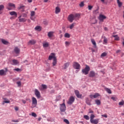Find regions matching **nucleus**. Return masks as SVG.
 Wrapping results in <instances>:
<instances>
[{"mask_svg":"<svg viewBox=\"0 0 124 124\" xmlns=\"http://www.w3.org/2000/svg\"><path fill=\"white\" fill-rule=\"evenodd\" d=\"M60 114L62 116L66 114L65 112L66 110V107L65 106V104L63 103L62 104H60Z\"/></svg>","mask_w":124,"mask_h":124,"instance_id":"f257e3e1","label":"nucleus"},{"mask_svg":"<svg viewBox=\"0 0 124 124\" xmlns=\"http://www.w3.org/2000/svg\"><path fill=\"white\" fill-rule=\"evenodd\" d=\"M90 70H91L90 66H89V65H86L85 68L82 70V72L85 75H88V74H89V71H90Z\"/></svg>","mask_w":124,"mask_h":124,"instance_id":"f03ea898","label":"nucleus"},{"mask_svg":"<svg viewBox=\"0 0 124 124\" xmlns=\"http://www.w3.org/2000/svg\"><path fill=\"white\" fill-rule=\"evenodd\" d=\"M75 18V16L73 14H70L68 16V20L70 23H72L73 21H74V19Z\"/></svg>","mask_w":124,"mask_h":124,"instance_id":"7ed1b4c3","label":"nucleus"},{"mask_svg":"<svg viewBox=\"0 0 124 124\" xmlns=\"http://www.w3.org/2000/svg\"><path fill=\"white\" fill-rule=\"evenodd\" d=\"M31 17L30 19L32 20V21H35V18H36L35 17V12L34 11H31Z\"/></svg>","mask_w":124,"mask_h":124,"instance_id":"20e7f679","label":"nucleus"},{"mask_svg":"<svg viewBox=\"0 0 124 124\" xmlns=\"http://www.w3.org/2000/svg\"><path fill=\"white\" fill-rule=\"evenodd\" d=\"M32 104L34 107H36V105H37V100L34 97H32Z\"/></svg>","mask_w":124,"mask_h":124,"instance_id":"39448f33","label":"nucleus"},{"mask_svg":"<svg viewBox=\"0 0 124 124\" xmlns=\"http://www.w3.org/2000/svg\"><path fill=\"white\" fill-rule=\"evenodd\" d=\"M34 93L37 98H40V97H41V94H40V92L39 91H38V90L35 89Z\"/></svg>","mask_w":124,"mask_h":124,"instance_id":"423d86ee","label":"nucleus"},{"mask_svg":"<svg viewBox=\"0 0 124 124\" xmlns=\"http://www.w3.org/2000/svg\"><path fill=\"white\" fill-rule=\"evenodd\" d=\"M75 100V98H74V97L72 96L70 97L67 103H68V104L71 105V104H72V103H73V102H74Z\"/></svg>","mask_w":124,"mask_h":124,"instance_id":"0eeeda50","label":"nucleus"},{"mask_svg":"<svg viewBox=\"0 0 124 124\" xmlns=\"http://www.w3.org/2000/svg\"><path fill=\"white\" fill-rule=\"evenodd\" d=\"M52 59H53V60H55V59H57L55 54L54 53H51L48 57L49 61H52Z\"/></svg>","mask_w":124,"mask_h":124,"instance_id":"6e6552de","label":"nucleus"},{"mask_svg":"<svg viewBox=\"0 0 124 124\" xmlns=\"http://www.w3.org/2000/svg\"><path fill=\"white\" fill-rule=\"evenodd\" d=\"M73 66L75 69H80V64L77 62L74 63Z\"/></svg>","mask_w":124,"mask_h":124,"instance_id":"1a4fd4ad","label":"nucleus"},{"mask_svg":"<svg viewBox=\"0 0 124 124\" xmlns=\"http://www.w3.org/2000/svg\"><path fill=\"white\" fill-rule=\"evenodd\" d=\"M17 9L22 12H24L25 11V6L20 4L19 5V6L17 7Z\"/></svg>","mask_w":124,"mask_h":124,"instance_id":"9d476101","label":"nucleus"},{"mask_svg":"<svg viewBox=\"0 0 124 124\" xmlns=\"http://www.w3.org/2000/svg\"><path fill=\"white\" fill-rule=\"evenodd\" d=\"M75 93L77 97H78V98H81V97H82V95L80 94V93H79V91L78 90H75Z\"/></svg>","mask_w":124,"mask_h":124,"instance_id":"9b49d317","label":"nucleus"},{"mask_svg":"<svg viewBox=\"0 0 124 124\" xmlns=\"http://www.w3.org/2000/svg\"><path fill=\"white\" fill-rule=\"evenodd\" d=\"M104 19H106V16L103 15H100L99 17V19L101 22H103Z\"/></svg>","mask_w":124,"mask_h":124,"instance_id":"f8f14e48","label":"nucleus"},{"mask_svg":"<svg viewBox=\"0 0 124 124\" xmlns=\"http://www.w3.org/2000/svg\"><path fill=\"white\" fill-rule=\"evenodd\" d=\"M14 52L16 54H20V48H18L17 46L15 47Z\"/></svg>","mask_w":124,"mask_h":124,"instance_id":"ddd939ff","label":"nucleus"},{"mask_svg":"<svg viewBox=\"0 0 124 124\" xmlns=\"http://www.w3.org/2000/svg\"><path fill=\"white\" fill-rule=\"evenodd\" d=\"M36 43V41H35L34 40H30L28 42V45H33V44H35Z\"/></svg>","mask_w":124,"mask_h":124,"instance_id":"4468645a","label":"nucleus"},{"mask_svg":"<svg viewBox=\"0 0 124 124\" xmlns=\"http://www.w3.org/2000/svg\"><path fill=\"white\" fill-rule=\"evenodd\" d=\"M0 75L1 76H3L4 75H6V71L5 72L4 70L2 69L0 70Z\"/></svg>","mask_w":124,"mask_h":124,"instance_id":"2eb2a0df","label":"nucleus"},{"mask_svg":"<svg viewBox=\"0 0 124 124\" xmlns=\"http://www.w3.org/2000/svg\"><path fill=\"white\" fill-rule=\"evenodd\" d=\"M90 122L91 124H98V120L97 119H95V120H90Z\"/></svg>","mask_w":124,"mask_h":124,"instance_id":"dca6fc26","label":"nucleus"},{"mask_svg":"<svg viewBox=\"0 0 124 124\" xmlns=\"http://www.w3.org/2000/svg\"><path fill=\"white\" fill-rule=\"evenodd\" d=\"M95 76V73L93 71L90 72L89 74V77H94Z\"/></svg>","mask_w":124,"mask_h":124,"instance_id":"f3484780","label":"nucleus"},{"mask_svg":"<svg viewBox=\"0 0 124 124\" xmlns=\"http://www.w3.org/2000/svg\"><path fill=\"white\" fill-rule=\"evenodd\" d=\"M12 62L14 65H17V64H19V61L17 60L14 59Z\"/></svg>","mask_w":124,"mask_h":124,"instance_id":"a211bd4d","label":"nucleus"},{"mask_svg":"<svg viewBox=\"0 0 124 124\" xmlns=\"http://www.w3.org/2000/svg\"><path fill=\"white\" fill-rule=\"evenodd\" d=\"M61 12V8L59 7H56L55 8V13L56 14H59Z\"/></svg>","mask_w":124,"mask_h":124,"instance_id":"6ab92c4d","label":"nucleus"},{"mask_svg":"<svg viewBox=\"0 0 124 124\" xmlns=\"http://www.w3.org/2000/svg\"><path fill=\"white\" fill-rule=\"evenodd\" d=\"M3 99L4 100H6V101H3V103H2L3 105H4V103H10V101L7 100V99L6 98H3Z\"/></svg>","mask_w":124,"mask_h":124,"instance_id":"aec40b11","label":"nucleus"},{"mask_svg":"<svg viewBox=\"0 0 124 124\" xmlns=\"http://www.w3.org/2000/svg\"><path fill=\"white\" fill-rule=\"evenodd\" d=\"M10 14L12 16H16V17H17V13H16V12L15 11H12V12H10Z\"/></svg>","mask_w":124,"mask_h":124,"instance_id":"412c9836","label":"nucleus"},{"mask_svg":"<svg viewBox=\"0 0 124 124\" xmlns=\"http://www.w3.org/2000/svg\"><path fill=\"white\" fill-rule=\"evenodd\" d=\"M43 46L44 48H47L49 46V43L48 42H44L43 43Z\"/></svg>","mask_w":124,"mask_h":124,"instance_id":"4be33fe9","label":"nucleus"},{"mask_svg":"<svg viewBox=\"0 0 124 124\" xmlns=\"http://www.w3.org/2000/svg\"><path fill=\"white\" fill-rule=\"evenodd\" d=\"M68 66H69V62L64 63L63 65V69H66Z\"/></svg>","mask_w":124,"mask_h":124,"instance_id":"5701e85b","label":"nucleus"},{"mask_svg":"<svg viewBox=\"0 0 124 124\" xmlns=\"http://www.w3.org/2000/svg\"><path fill=\"white\" fill-rule=\"evenodd\" d=\"M112 37H115L114 40H116V41L120 40V37L118 36V35H112Z\"/></svg>","mask_w":124,"mask_h":124,"instance_id":"b1692460","label":"nucleus"},{"mask_svg":"<svg viewBox=\"0 0 124 124\" xmlns=\"http://www.w3.org/2000/svg\"><path fill=\"white\" fill-rule=\"evenodd\" d=\"M2 43L3 44H4L5 45H7L8 44V42L7 41H6L5 40L2 39H1Z\"/></svg>","mask_w":124,"mask_h":124,"instance_id":"393cba45","label":"nucleus"},{"mask_svg":"<svg viewBox=\"0 0 124 124\" xmlns=\"http://www.w3.org/2000/svg\"><path fill=\"white\" fill-rule=\"evenodd\" d=\"M56 64H57V58H54V59H53V61L52 62V65L53 66H56Z\"/></svg>","mask_w":124,"mask_h":124,"instance_id":"a878e982","label":"nucleus"},{"mask_svg":"<svg viewBox=\"0 0 124 124\" xmlns=\"http://www.w3.org/2000/svg\"><path fill=\"white\" fill-rule=\"evenodd\" d=\"M95 103H96V105L98 106L101 104V102L100 101V100L96 99L95 100Z\"/></svg>","mask_w":124,"mask_h":124,"instance_id":"bb28decb","label":"nucleus"},{"mask_svg":"<svg viewBox=\"0 0 124 124\" xmlns=\"http://www.w3.org/2000/svg\"><path fill=\"white\" fill-rule=\"evenodd\" d=\"M53 33H54V32H52V31L49 32L47 34L48 37H49V38H51V37L53 36Z\"/></svg>","mask_w":124,"mask_h":124,"instance_id":"cd10ccee","label":"nucleus"},{"mask_svg":"<svg viewBox=\"0 0 124 124\" xmlns=\"http://www.w3.org/2000/svg\"><path fill=\"white\" fill-rule=\"evenodd\" d=\"M91 42L92 44L94 45V46H95V47H96V43H95V41H94V39H92Z\"/></svg>","mask_w":124,"mask_h":124,"instance_id":"c85d7f7f","label":"nucleus"},{"mask_svg":"<svg viewBox=\"0 0 124 124\" xmlns=\"http://www.w3.org/2000/svg\"><path fill=\"white\" fill-rule=\"evenodd\" d=\"M8 6L10 7H13V8H15V4L12 3H8Z\"/></svg>","mask_w":124,"mask_h":124,"instance_id":"c756f323","label":"nucleus"},{"mask_svg":"<svg viewBox=\"0 0 124 124\" xmlns=\"http://www.w3.org/2000/svg\"><path fill=\"white\" fill-rule=\"evenodd\" d=\"M27 21V19L25 18H21L19 19V22H26Z\"/></svg>","mask_w":124,"mask_h":124,"instance_id":"7c9ffc66","label":"nucleus"},{"mask_svg":"<svg viewBox=\"0 0 124 124\" xmlns=\"http://www.w3.org/2000/svg\"><path fill=\"white\" fill-rule=\"evenodd\" d=\"M100 94L98 93H95L94 95H93V98H97L98 96H100Z\"/></svg>","mask_w":124,"mask_h":124,"instance_id":"2f4dec72","label":"nucleus"},{"mask_svg":"<svg viewBox=\"0 0 124 124\" xmlns=\"http://www.w3.org/2000/svg\"><path fill=\"white\" fill-rule=\"evenodd\" d=\"M35 30L36 31H41V28L39 26H37L35 28Z\"/></svg>","mask_w":124,"mask_h":124,"instance_id":"473e14b6","label":"nucleus"},{"mask_svg":"<svg viewBox=\"0 0 124 124\" xmlns=\"http://www.w3.org/2000/svg\"><path fill=\"white\" fill-rule=\"evenodd\" d=\"M14 71H16L17 72H22V69L17 68H15L14 69Z\"/></svg>","mask_w":124,"mask_h":124,"instance_id":"72a5a7b5","label":"nucleus"},{"mask_svg":"<svg viewBox=\"0 0 124 124\" xmlns=\"http://www.w3.org/2000/svg\"><path fill=\"white\" fill-rule=\"evenodd\" d=\"M108 41V40L107 39V38H106V37H104V44H107V42Z\"/></svg>","mask_w":124,"mask_h":124,"instance_id":"f704fd0d","label":"nucleus"},{"mask_svg":"<svg viewBox=\"0 0 124 124\" xmlns=\"http://www.w3.org/2000/svg\"><path fill=\"white\" fill-rule=\"evenodd\" d=\"M75 26V23H73L72 24H71L69 26V29L70 30H72V29H73V28H74V26Z\"/></svg>","mask_w":124,"mask_h":124,"instance_id":"c9c22d12","label":"nucleus"},{"mask_svg":"<svg viewBox=\"0 0 124 124\" xmlns=\"http://www.w3.org/2000/svg\"><path fill=\"white\" fill-rule=\"evenodd\" d=\"M117 3L118 4L119 7H121L123 5V3L120 1V0H117Z\"/></svg>","mask_w":124,"mask_h":124,"instance_id":"e433bc0d","label":"nucleus"},{"mask_svg":"<svg viewBox=\"0 0 124 124\" xmlns=\"http://www.w3.org/2000/svg\"><path fill=\"white\" fill-rule=\"evenodd\" d=\"M64 37L69 38V37H70V34L68 33H65L64 34Z\"/></svg>","mask_w":124,"mask_h":124,"instance_id":"4c0bfd02","label":"nucleus"},{"mask_svg":"<svg viewBox=\"0 0 124 124\" xmlns=\"http://www.w3.org/2000/svg\"><path fill=\"white\" fill-rule=\"evenodd\" d=\"M94 118H95V115H94L93 114H92L90 116V121L93 120Z\"/></svg>","mask_w":124,"mask_h":124,"instance_id":"58836bf2","label":"nucleus"},{"mask_svg":"<svg viewBox=\"0 0 124 124\" xmlns=\"http://www.w3.org/2000/svg\"><path fill=\"white\" fill-rule=\"evenodd\" d=\"M106 91L108 93H112L111 90H110L109 88H106Z\"/></svg>","mask_w":124,"mask_h":124,"instance_id":"ea45409f","label":"nucleus"},{"mask_svg":"<svg viewBox=\"0 0 124 124\" xmlns=\"http://www.w3.org/2000/svg\"><path fill=\"white\" fill-rule=\"evenodd\" d=\"M4 9V5L1 4L0 5V11H1Z\"/></svg>","mask_w":124,"mask_h":124,"instance_id":"a19ab883","label":"nucleus"},{"mask_svg":"<svg viewBox=\"0 0 124 124\" xmlns=\"http://www.w3.org/2000/svg\"><path fill=\"white\" fill-rule=\"evenodd\" d=\"M119 106H123V105H124V101L122 100V101L120 102L119 103Z\"/></svg>","mask_w":124,"mask_h":124,"instance_id":"79ce46f5","label":"nucleus"},{"mask_svg":"<svg viewBox=\"0 0 124 124\" xmlns=\"http://www.w3.org/2000/svg\"><path fill=\"white\" fill-rule=\"evenodd\" d=\"M86 102L88 105H91V102H90V100H89V98H86Z\"/></svg>","mask_w":124,"mask_h":124,"instance_id":"37998d69","label":"nucleus"},{"mask_svg":"<svg viewBox=\"0 0 124 124\" xmlns=\"http://www.w3.org/2000/svg\"><path fill=\"white\" fill-rule=\"evenodd\" d=\"M83 118L87 120H90V117H89L88 115H84Z\"/></svg>","mask_w":124,"mask_h":124,"instance_id":"c03bdc74","label":"nucleus"},{"mask_svg":"<svg viewBox=\"0 0 124 124\" xmlns=\"http://www.w3.org/2000/svg\"><path fill=\"white\" fill-rule=\"evenodd\" d=\"M31 116L32 117H34V118H36V117H37V115L34 112H32Z\"/></svg>","mask_w":124,"mask_h":124,"instance_id":"a18cd8bd","label":"nucleus"},{"mask_svg":"<svg viewBox=\"0 0 124 124\" xmlns=\"http://www.w3.org/2000/svg\"><path fill=\"white\" fill-rule=\"evenodd\" d=\"M107 56V53L106 52H103L102 53L101 57H106Z\"/></svg>","mask_w":124,"mask_h":124,"instance_id":"49530a36","label":"nucleus"},{"mask_svg":"<svg viewBox=\"0 0 124 124\" xmlns=\"http://www.w3.org/2000/svg\"><path fill=\"white\" fill-rule=\"evenodd\" d=\"M85 5V4H84V2L82 1L79 4L80 7H83Z\"/></svg>","mask_w":124,"mask_h":124,"instance_id":"de8ad7c7","label":"nucleus"},{"mask_svg":"<svg viewBox=\"0 0 124 124\" xmlns=\"http://www.w3.org/2000/svg\"><path fill=\"white\" fill-rule=\"evenodd\" d=\"M63 122H64V123H65V124H69V121L68 120H67V119H64V120H63Z\"/></svg>","mask_w":124,"mask_h":124,"instance_id":"09e8293b","label":"nucleus"},{"mask_svg":"<svg viewBox=\"0 0 124 124\" xmlns=\"http://www.w3.org/2000/svg\"><path fill=\"white\" fill-rule=\"evenodd\" d=\"M42 87L43 89H47V85H46L42 84Z\"/></svg>","mask_w":124,"mask_h":124,"instance_id":"8fccbe9b","label":"nucleus"},{"mask_svg":"<svg viewBox=\"0 0 124 124\" xmlns=\"http://www.w3.org/2000/svg\"><path fill=\"white\" fill-rule=\"evenodd\" d=\"M75 18H78V17H80V14H76L75 15Z\"/></svg>","mask_w":124,"mask_h":124,"instance_id":"3c124183","label":"nucleus"},{"mask_svg":"<svg viewBox=\"0 0 124 124\" xmlns=\"http://www.w3.org/2000/svg\"><path fill=\"white\" fill-rule=\"evenodd\" d=\"M111 99H112V100H113V101H116V100H117V97H111Z\"/></svg>","mask_w":124,"mask_h":124,"instance_id":"603ef678","label":"nucleus"},{"mask_svg":"<svg viewBox=\"0 0 124 124\" xmlns=\"http://www.w3.org/2000/svg\"><path fill=\"white\" fill-rule=\"evenodd\" d=\"M93 6L88 5V9L89 10H92L93 9Z\"/></svg>","mask_w":124,"mask_h":124,"instance_id":"864d4df0","label":"nucleus"},{"mask_svg":"<svg viewBox=\"0 0 124 124\" xmlns=\"http://www.w3.org/2000/svg\"><path fill=\"white\" fill-rule=\"evenodd\" d=\"M22 17H28V15L27 14H22Z\"/></svg>","mask_w":124,"mask_h":124,"instance_id":"5fc2aeb1","label":"nucleus"},{"mask_svg":"<svg viewBox=\"0 0 124 124\" xmlns=\"http://www.w3.org/2000/svg\"><path fill=\"white\" fill-rule=\"evenodd\" d=\"M16 84L18 85V87H21V81L17 82Z\"/></svg>","mask_w":124,"mask_h":124,"instance_id":"6e6d98bb","label":"nucleus"},{"mask_svg":"<svg viewBox=\"0 0 124 124\" xmlns=\"http://www.w3.org/2000/svg\"><path fill=\"white\" fill-rule=\"evenodd\" d=\"M65 44L66 46H68V45H69V44H70L69 42L66 41L65 43Z\"/></svg>","mask_w":124,"mask_h":124,"instance_id":"4d7b16f0","label":"nucleus"},{"mask_svg":"<svg viewBox=\"0 0 124 124\" xmlns=\"http://www.w3.org/2000/svg\"><path fill=\"white\" fill-rule=\"evenodd\" d=\"M12 122H13V123H19V121L18 120H12Z\"/></svg>","mask_w":124,"mask_h":124,"instance_id":"13d9d810","label":"nucleus"},{"mask_svg":"<svg viewBox=\"0 0 124 124\" xmlns=\"http://www.w3.org/2000/svg\"><path fill=\"white\" fill-rule=\"evenodd\" d=\"M43 24L44 25H48V22H47V21H44Z\"/></svg>","mask_w":124,"mask_h":124,"instance_id":"bf43d9fd","label":"nucleus"},{"mask_svg":"<svg viewBox=\"0 0 124 124\" xmlns=\"http://www.w3.org/2000/svg\"><path fill=\"white\" fill-rule=\"evenodd\" d=\"M92 113H93V110H92V109H89V114H91Z\"/></svg>","mask_w":124,"mask_h":124,"instance_id":"052dcab7","label":"nucleus"},{"mask_svg":"<svg viewBox=\"0 0 124 124\" xmlns=\"http://www.w3.org/2000/svg\"><path fill=\"white\" fill-rule=\"evenodd\" d=\"M15 110L16 111H18V110H19V108H18V107H16L15 108Z\"/></svg>","mask_w":124,"mask_h":124,"instance_id":"680f3d73","label":"nucleus"},{"mask_svg":"<svg viewBox=\"0 0 124 124\" xmlns=\"http://www.w3.org/2000/svg\"><path fill=\"white\" fill-rule=\"evenodd\" d=\"M22 102H23V103L24 104H26V100H22Z\"/></svg>","mask_w":124,"mask_h":124,"instance_id":"e2e57ef3","label":"nucleus"},{"mask_svg":"<svg viewBox=\"0 0 124 124\" xmlns=\"http://www.w3.org/2000/svg\"><path fill=\"white\" fill-rule=\"evenodd\" d=\"M41 120H42V118L41 117H39V118L38 119V122H40V121H41Z\"/></svg>","mask_w":124,"mask_h":124,"instance_id":"0e129e2a","label":"nucleus"},{"mask_svg":"<svg viewBox=\"0 0 124 124\" xmlns=\"http://www.w3.org/2000/svg\"><path fill=\"white\" fill-rule=\"evenodd\" d=\"M102 117H104V118H107V115L106 114L102 115Z\"/></svg>","mask_w":124,"mask_h":124,"instance_id":"69168bd1","label":"nucleus"},{"mask_svg":"<svg viewBox=\"0 0 124 124\" xmlns=\"http://www.w3.org/2000/svg\"><path fill=\"white\" fill-rule=\"evenodd\" d=\"M90 98H93V95H90Z\"/></svg>","mask_w":124,"mask_h":124,"instance_id":"338daca9","label":"nucleus"},{"mask_svg":"<svg viewBox=\"0 0 124 124\" xmlns=\"http://www.w3.org/2000/svg\"><path fill=\"white\" fill-rule=\"evenodd\" d=\"M104 30L105 31H108V28H107V27H105Z\"/></svg>","mask_w":124,"mask_h":124,"instance_id":"774afa93","label":"nucleus"}]
</instances>
